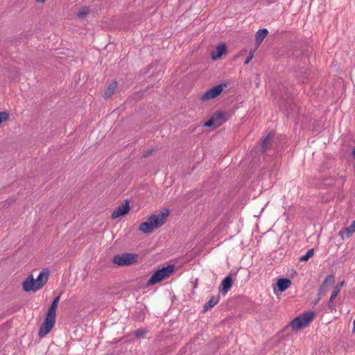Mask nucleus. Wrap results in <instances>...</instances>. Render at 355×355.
<instances>
[{
	"label": "nucleus",
	"instance_id": "2",
	"mask_svg": "<svg viewBox=\"0 0 355 355\" xmlns=\"http://www.w3.org/2000/svg\"><path fill=\"white\" fill-rule=\"evenodd\" d=\"M49 272L43 270L40 272L37 279H35L32 275H29L23 282L22 288L26 292L37 291L42 288L47 282Z\"/></svg>",
	"mask_w": 355,
	"mask_h": 355
},
{
	"label": "nucleus",
	"instance_id": "22",
	"mask_svg": "<svg viewBox=\"0 0 355 355\" xmlns=\"http://www.w3.org/2000/svg\"><path fill=\"white\" fill-rule=\"evenodd\" d=\"M313 255V249L309 250L306 253L300 258V261H306Z\"/></svg>",
	"mask_w": 355,
	"mask_h": 355
},
{
	"label": "nucleus",
	"instance_id": "14",
	"mask_svg": "<svg viewBox=\"0 0 355 355\" xmlns=\"http://www.w3.org/2000/svg\"><path fill=\"white\" fill-rule=\"evenodd\" d=\"M232 286V279L230 276L226 277L221 283L220 292L225 294Z\"/></svg>",
	"mask_w": 355,
	"mask_h": 355
},
{
	"label": "nucleus",
	"instance_id": "23",
	"mask_svg": "<svg viewBox=\"0 0 355 355\" xmlns=\"http://www.w3.org/2000/svg\"><path fill=\"white\" fill-rule=\"evenodd\" d=\"M9 119V113L7 112H0V124L3 122L7 121Z\"/></svg>",
	"mask_w": 355,
	"mask_h": 355
},
{
	"label": "nucleus",
	"instance_id": "6",
	"mask_svg": "<svg viewBox=\"0 0 355 355\" xmlns=\"http://www.w3.org/2000/svg\"><path fill=\"white\" fill-rule=\"evenodd\" d=\"M226 87L225 84L218 85L205 92L200 98L202 101H207L217 98L221 94L224 88Z\"/></svg>",
	"mask_w": 355,
	"mask_h": 355
},
{
	"label": "nucleus",
	"instance_id": "20",
	"mask_svg": "<svg viewBox=\"0 0 355 355\" xmlns=\"http://www.w3.org/2000/svg\"><path fill=\"white\" fill-rule=\"evenodd\" d=\"M340 291V286H336L334 288V290L331 293V297H330V300L329 301V306H331V304L333 303V300L338 296V295L339 294Z\"/></svg>",
	"mask_w": 355,
	"mask_h": 355
},
{
	"label": "nucleus",
	"instance_id": "17",
	"mask_svg": "<svg viewBox=\"0 0 355 355\" xmlns=\"http://www.w3.org/2000/svg\"><path fill=\"white\" fill-rule=\"evenodd\" d=\"M273 137H274V134L270 132L263 139V140L262 141V144H261V148H262L263 151L266 150L268 149V148L271 146Z\"/></svg>",
	"mask_w": 355,
	"mask_h": 355
},
{
	"label": "nucleus",
	"instance_id": "3",
	"mask_svg": "<svg viewBox=\"0 0 355 355\" xmlns=\"http://www.w3.org/2000/svg\"><path fill=\"white\" fill-rule=\"evenodd\" d=\"M174 271L173 265L167 266L155 271L147 282V285H154L168 278Z\"/></svg>",
	"mask_w": 355,
	"mask_h": 355
},
{
	"label": "nucleus",
	"instance_id": "27",
	"mask_svg": "<svg viewBox=\"0 0 355 355\" xmlns=\"http://www.w3.org/2000/svg\"><path fill=\"white\" fill-rule=\"evenodd\" d=\"M60 298V295L57 296L52 302L51 306L58 308V302Z\"/></svg>",
	"mask_w": 355,
	"mask_h": 355
},
{
	"label": "nucleus",
	"instance_id": "19",
	"mask_svg": "<svg viewBox=\"0 0 355 355\" xmlns=\"http://www.w3.org/2000/svg\"><path fill=\"white\" fill-rule=\"evenodd\" d=\"M56 309H57V308L50 306V307L48 309V311H47L45 318H48L49 320L55 321Z\"/></svg>",
	"mask_w": 355,
	"mask_h": 355
},
{
	"label": "nucleus",
	"instance_id": "26",
	"mask_svg": "<svg viewBox=\"0 0 355 355\" xmlns=\"http://www.w3.org/2000/svg\"><path fill=\"white\" fill-rule=\"evenodd\" d=\"M212 125H215V123H214V120L213 117L211 116L208 121H207L204 123V126H205V127H211Z\"/></svg>",
	"mask_w": 355,
	"mask_h": 355
},
{
	"label": "nucleus",
	"instance_id": "21",
	"mask_svg": "<svg viewBox=\"0 0 355 355\" xmlns=\"http://www.w3.org/2000/svg\"><path fill=\"white\" fill-rule=\"evenodd\" d=\"M89 12V9L87 7L82 8L78 12L77 16L79 18H84L85 17Z\"/></svg>",
	"mask_w": 355,
	"mask_h": 355
},
{
	"label": "nucleus",
	"instance_id": "13",
	"mask_svg": "<svg viewBox=\"0 0 355 355\" xmlns=\"http://www.w3.org/2000/svg\"><path fill=\"white\" fill-rule=\"evenodd\" d=\"M268 30L266 28H263L259 30L255 34V42H256V48H258L259 46L261 44L263 40L268 35Z\"/></svg>",
	"mask_w": 355,
	"mask_h": 355
},
{
	"label": "nucleus",
	"instance_id": "12",
	"mask_svg": "<svg viewBox=\"0 0 355 355\" xmlns=\"http://www.w3.org/2000/svg\"><path fill=\"white\" fill-rule=\"evenodd\" d=\"M292 284L291 281L286 278H280L277 281V286L279 291L284 292L288 289Z\"/></svg>",
	"mask_w": 355,
	"mask_h": 355
},
{
	"label": "nucleus",
	"instance_id": "18",
	"mask_svg": "<svg viewBox=\"0 0 355 355\" xmlns=\"http://www.w3.org/2000/svg\"><path fill=\"white\" fill-rule=\"evenodd\" d=\"M215 126L218 127L225 121V114L222 112H218L212 116Z\"/></svg>",
	"mask_w": 355,
	"mask_h": 355
},
{
	"label": "nucleus",
	"instance_id": "25",
	"mask_svg": "<svg viewBox=\"0 0 355 355\" xmlns=\"http://www.w3.org/2000/svg\"><path fill=\"white\" fill-rule=\"evenodd\" d=\"M146 331L143 329H139L135 331V335L137 338H141L146 334Z\"/></svg>",
	"mask_w": 355,
	"mask_h": 355
},
{
	"label": "nucleus",
	"instance_id": "31",
	"mask_svg": "<svg viewBox=\"0 0 355 355\" xmlns=\"http://www.w3.org/2000/svg\"><path fill=\"white\" fill-rule=\"evenodd\" d=\"M353 325H354L353 331L354 332L355 331V318H354V320L353 322Z\"/></svg>",
	"mask_w": 355,
	"mask_h": 355
},
{
	"label": "nucleus",
	"instance_id": "29",
	"mask_svg": "<svg viewBox=\"0 0 355 355\" xmlns=\"http://www.w3.org/2000/svg\"><path fill=\"white\" fill-rule=\"evenodd\" d=\"M46 1V0H36V1H37V3H44Z\"/></svg>",
	"mask_w": 355,
	"mask_h": 355
},
{
	"label": "nucleus",
	"instance_id": "30",
	"mask_svg": "<svg viewBox=\"0 0 355 355\" xmlns=\"http://www.w3.org/2000/svg\"><path fill=\"white\" fill-rule=\"evenodd\" d=\"M151 153H152V151L150 150V151H149V152L146 153V154H144V157H147V156H148L149 155H150V154H151Z\"/></svg>",
	"mask_w": 355,
	"mask_h": 355
},
{
	"label": "nucleus",
	"instance_id": "5",
	"mask_svg": "<svg viewBox=\"0 0 355 355\" xmlns=\"http://www.w3.org/2000/svg\"><path fill=\"white\" fill-rule=\"evenodd\" d=\"M138 256L135 254L123 253L115 255L112 262L119 266H130L135 263L137 260Z\"/></svg>",
	"mask_w": 355,
	"mask_h": 355
},
{
	"label": "nucleus",
	"instance_id": "24",
	"mask_svg": "<svg viewBox=\"0 0 355 355\" xmlns=\"http://www.w3.org/2000/svg\"><path fill=\"white\" fill-rule=\"evenodd\" d=\"M256 49H254V50H251L250 51V53H249V55L246 58L245 62H244V64H248L252 59L253 56H254V51H255Z\"/></svg>",
	"mask_w": 355,
	"mask_h": 355
},
{
	"label": "nucleus",
	"instance_id": "7",
	"mask_svg": "<svg viewBox=\"0 0 355 355\" xmlns=\"http://www.w3.org/2000/svg\"><path fill=\"white\" fill-rule=\"evenodd\" d=\"M55 321L44 318V320L40 327L38 335L40 338L44 337L53 328Z\"/></svg>",
	"mask_w": 355,
	"mask_h": 355
},
{
	"label": "nucleus",
	"instance_id": "9",
	"mask_svg": "<svg viewBox=\"0 0 355 355\" xmlns=\"http://www.w3.org/2000/svg\"><path fill=\"white\" fill-rule=\"evenodd\" d=\"M355 232V220L352 223L350 226L347 227L342 228L339 232L338 236H340L342 240H345L346 239H349L352 236L353 234Z\"/></svg>",
	"mask_w": 355,
	"mask_h": 355
},
{
	"label": "nucleus",
	"instance_id": "32",
	"mask_svg": "<svg viewBox=\"0 0 355 355\" xmlns=\"http://www.w3.org/2000/svg\"><path fill=\"white\" fill-rule=\"evenodd\" d=\"M352 155H353L354 158L355 159V148L352 151Z\"/></svg>",
	"mask_w": 355,
	"mask_h": 355
},
{
	"label": "nucleus",
	"instance_id": "15",
	"mask_svg": "<svg viewBox=\"0 0 355 355\" xmlns=\"http://www.w3.org/2000/svg\"><path fill=\"white\" fill-rule=\"evenodd\" d=\"M219 295L211 297L210 300L205 304L203 306V312H206L213 308L219 302Z\"/></svg>",
	"mask_w": 355,
	"mask_h": 355
},
{
	"label": "nucleus",
	"instance_id": "4",
	"mask_svg": "<svg viewBox=\"0 0 355 355\" xmlns=\"http://www.w3.org/2000/svg\"><path fill=\"white\" fill-rule=\"evenodd\" d=\"M315 313L309 311L304 313L295 318L291 322L290 326L293 330H298L306 327L314 318Z\"/></svg>",
	"mask_w": 355,
	"mask_h": 355
},
{
	"label": "nucleus",
	"instance_id": "11",
	"mask_svg": "<svg viewBox=\"0 0 355 355\" xmlns=\"http://www.w3.org/2000/svg\"><path fill=\"white\" fill-rule=\"evenodd\" d=\"M227 52V47L225 44H221L216 46L215 50H214L211 53V56L212 60H216L221 58V56L224 54H225Z\"/></svg>",
	"mask_w": 355,
	"mask_h": 355
},
{
	"label": "nucleus",
	"instance_id": "10",
	"mask_svg": "<svg viewBox=\"0 0 355 355\" xmlns=\"http://www.w3.org/2000/svg\"><path fill=\"white\" fill-rule=\"evenodd\" d=\"M335 282V277L334 275H328L325 279L324 280L322 284L321 285L320 288V295H325L326 293L328 291L329 286H331Z\"/></svg>",
	"mask_w": 355,
	"mask_h": 355
},
{
	"label": "nucleus",
	"instance_id": "16",
	"mask_svg": "<svg viewBox=\"0 0 355 355\" xmlns=\"http://www.w3.org/2000/svg\"><path fill=\"white\" fill-rule=\"evenodd\" d=\"M117 85L118 84L117 82L116 81H113L112 83H111L105 90L103 93V97L105 98H110L114 93L117 87Z\"/></svg>",
	"mask_w": 355,
	"mask_h": 355
},
{
	"label": "nucleus",
	"instance_id": "28",
	"mask_svg": "<svg viewBox=\"0 0 355 355\" xmlns=\"http://www.w3.org/2000/svg\"><path fill=\"white\" fill-rule=\"evenodd\" d=\"M345 282L342 281L338 286H340V288H341L342 286H343L345 285Z\"/></svg>",
	"mask_w": 355,
	"mask_h": 355
},
{
	"label": "nucleus",
	"instance_id": "1",
	"mask_svg": "<svg viewBox=\"0 0 355 355\" xmlns=\"http://www.w3.org/2000/svg\"><path fill=\"white\" fill-rule=\"evenodd\" d=\"M169 214V210L164 209L158 214L150 216L145 222L139 225V230L144 234L152 233L166 223Z\"/></svg>",
	"mask_w": 355,
	"mask_h": 355
},
{
	"label": "nucleus",
	"instance_id": "8",
	"mask_svg": "<svg viewBox=\"0 0 355 355\" xmlns=\"http://www.w3.org/2000/svg\"><path fill=\"white\" fill-rule=\"evenodd\" d=\"M130 211L129 202L125 201V203L119 205L116 209H115L111 215V217L113 220L116 219L121 216H125Z\"/></svg>",
	"mask_w": 355,
	"mask_h": 355
}]
</instances>
